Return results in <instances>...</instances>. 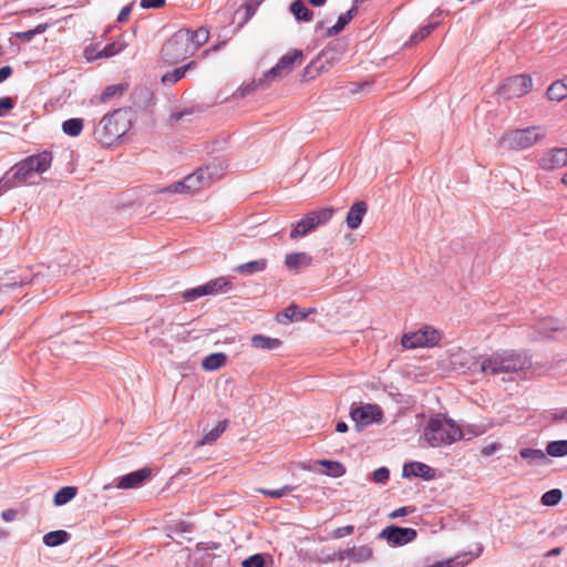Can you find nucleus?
Returning a JSON list of instances; mask_svg holds the SVG:
<instances>
[{
    "label": "nucleus",
    "mask_w": 567,
    "mask_h": 567,
    "mask_svg": "<svg viewBox=\"0 0 567 567\" xmlns=\"http://www.w3.org/2000/svg\"><path fill=\"white\" fill-rule=\"evenodd\" d=\"M251 344L256 349L275 350L281 346V341L277 338H270L264 334H255L251 337Z\"/></svg>",
    "instance_id": "nucleus-25"
},
{
    "label": "nucleus",
    "mask_w": 567,
    "mask_h": 567,
    "mask_svg": "<svg viewBox=\"0 0 567 567\" xmlns=\"http://www.w3.org/2000/svg\"><path fill=\"white\" fill-rule=\"evenodd\" d=\"M315 312V309H300L295 305L289 306L282 313V317L289 321H301L308 317V315Z\"/></svg>",
    "instance_id": "nucleus-32"
},
{
    "label": "nucleus",
    "mask_w": 567,
    "mask_h": 567,
    "mask_svg": "<svg viewBox=\"0 0 567 567\" xmlns=\"http://www.w3.org/2000/svg\"><path fill=\"white\" fill-rule=\"evenodd\" d=\"M409 513H411V509L409 507H400L395 511H393L389 516L390 518H399V517H403L405 515H408Z\"/></svg>",
    "instance_id": "nucleus-54"
},
{
    "label": "nucleus",
    "mask_w": 567,
    "mask_h": 567,
    "mask_svg": "<svg viewBox=\"0 0 567 567\" xmlns=\"http://www.w3.org/2000/svg\"><path fill=\"white\" fill-rule=\"evenodd\" d=\"M529 367V358L514 350L496 351L480 358V372L484 374L515 373Z\"/></svg>",
    "instance_id": "nucleus-2"
},
{
    "label": "nucleus",
    "mask_w": 567,
    "mask_h": 567,
    "mask_svg": "<svg viewBox=\"0 0 567 567\" xmlns=\"http://www.w3.org/2000/svg\"><path fill=\"white\" fill-rule=\"evenodd\" d=\"M312 264V257L307 252H291L286 255L285 266L292 271H299Z\"/></svg>",
    "instance_id": "nucleus-22"
},
{
    "label": "nucleus",
    "mask_w": 567,
    "mask_h": 567,
    "mask_svg": "<svg viewBox=\"0 0 567 567\" xmlns=\"http://www.w3.org/2000/svg\"><path fill=\"white\" fill-rule=\"evenodd\" d=\"M326 54L327 53H322L321 56H319L318 59L313 60L311 63H309L306 66V69L303 70V75H302V79L305 81L315 79L317 75H319L320 73L327 71L331 66V64L324 65L321 62L322 56H326Z\"/></svg>",
    "instance_id": "nucleus-27"
},
{
    "label": "nucleus",
    "mask_w": 567,
    "mask_h": 567,
    "mask_svg": "<svg viewBox=\"0 0 567 567\" xmlns=\"http://www.w3.org/2000/svg\"><path fill=\"white\" fill-rule=\"evenodd\" d=\"M357 8L352 7L346 13L341 14L336 24L327 29V37H333L341 32L344 27L353 19Z\"/></svg>",
    "instance_id": "nucleus-28"
},
{
    "label": "nucleus",
    "mask_w": 567,
    "mask_h": 567,
    "mask_svg": "<svg viewBox=\"0 0 567 567\" xmlns=\"http://www.w3.org/2000/svg\"><path fill=\"white\" fill-rule=\"evenodd\" d=\"M188 30L183 29L174 33V35L163 45L162 56L169 63H177L187 56L194 54V48L189 47Z\"/></svg>",
    "instance_id": "nucleus-7"
},
{
    "label": "nucleus",
    "mask_w": 567,
    "mask_h": 567,
    "mask_svg": "<svg viewBox=\"0 0 567 567\" xmlns=\"http://www.w3.org/2000/svg\"><path fill=\"white\" fill-rule=\"evenodd\" d=\"M372 557L373 550L368 545L353 546L338 553V559L340 561L350 560L352 563H363L372 559Z\"/></svg>",
    "instance_id": "nucleus-17"
},
{
    "label": "nucleus",
    "mask_w": 567,
    "mask_h": 567,
    "mask_svg": "<svg viewBox=\"0 0 567 567\" xmlns=\"http://www.w3.org/2000/svg\"><path fill=\"white\" fill-rule=\"evenodd\" d=\"M16 37L18 39L23 40V41H31L35 37V33H33V29H31V30H28V31L16 33Z\"/></svg>",
    "instance_id": "nucleus-55"
},
{
    "label": "nucleus",
    "mask_w": 567,
    "mask_h": 567,
    "mask_svg": "<svg viewBox=\"0 0 567 567\" xmlns=\"http://www.w3.org/2000/svg\"><path fill=\"white\" fill-rule=\"evenodd\" d=\"M533 86V80L527 74H518L506 79L499 86L498 93L505 99L526 95Z\"/></svg>",
    "instance_id": "nucleus-13"
},
{
    "label": "nucleus",
    "mask_w": 567,
    "mask_h": 567,
    "mask_svg": "<svg viewBox=\"0 0 567 567\" xmlns=\"http://www.w3.org/2000/svg\"><path fill=\"white\" fill-rule=\"evenodd\" d=\"M368 206L364 202L354 203L348 212L346 223L349 229L354 230L359 228L364 215L367 214Z\"/></svg>",
    "instance_id": "nucleus-21"
},
{
    "label": "nucleus",
    "mask_w": 567,
    "mask_h": 567,
    "mask_svg": "<svg viewBox=\"0 0 567 567\" xmlns=\"http://www.w3.org/2000/svg\"><path fill=\"white\" fill-rule=\"evenodd\" d=\"M354 530V526L353 525H347V526H343V527H338L336 528L332 533H331V537L332 538H336V539H339V538H343L348 535H351Z\"/></svg>",
    "instance_id": "nucleus-48"
},
{
    "label": "nucleus",
    "mask_w": 567,
    "mask_h": 567,
    "mask_svg": "<svg viewBox=\"0 0 567 567\" xmlns=\"http://www.w3.org/2000/svg\"><path fill=\"white\" fill-rule=\"evenodd\" d=\"M189 35V47L194 48V53L203 45L205 44L209 39V31L205 28H198L196 31L192 32L188 30Z\"/></svg>",
    "instance_id": "nucleus-33"
},
{
    "label": "nucleus",
    "mask_w": 567,
    "mask_h": 567,
    "mask_svg": "<svg viewBox=\"0 0 567 567\" xmlns=\"http://www.w3.org/2000/svg\"><path fill=\"white\" fill-rule=\"evenodd\" d=\"M13 107V103L10 97H1L0 99V115H3L6 111H9Z\"/></svg>",
    "instance_id": "nucleus-53"
},
{
    "label": "nucleus",
    "mask_w": 567,
    "mask_h": 567,
    "mask_svg": "<svg viewBox=\"0 0 567 567\" xmlns=\"http://www.w3.org/2000/svg\"><path fill=\"white\" fill-rule=\"evenodd\" d=\"M546 453L551 457H563L567 455V440L551 441L546 446Z\"/></svg>",
    "instance_id": "nucleus-39"
},
{
    "label": "nucleus",
    "mask_w": 567,
    "mask_h": 567,
    "mask_svg": "<svg viewBox=\"0 0 567 567\" xmlns=\"http://www.w3.org/2000/svg\"><path fill=\"white\" fill-rule=\"evenodd\" d=\"M561 183L567 186V172L563 175Z\"/></svg>",
    "instance_id": "nucleus-64"
},
{
    "label": "nucleus",
    "mask_w": 567,
    "mask_h": 567,
    "mask_svg": "<svg viewBox=\"0 0 567 567\" xmlns=\"http://www.w3.org/2000/svg\"><path fill=\"white\" fill-rule=\"evenodd\" d=\"M231 288V281L226 277H218L202 286L187 289L183 292V297L187 301H192L208 295H219Z\"/></svg>",
    "instance_id": "nucleus-12"
},
{
    "label": "nucleus",
    "mask_w": 567,
    "mask_h": 567,
    "mask_svg": "<svg viewBox=\"0 0 567 567\" xmlns=\"http://www.w3.org/2000/svg\"><path fill=\"white\" fill-rule=\"evenodd\" d=\"M547 96L550 101L560 102L567 96V85L563 81H556L547 90Z\"/></svg>",
    "instance_id": "nucleus-36"
},
{
    "label": "nucleus",
    "mask_w": 567,
    "mask_h": 567,
    "mask_svg": "<svg viewBox=\"0 0 567 567\" xmlns=\"http://www.w3.org/2000/svg\"><path fill=\"white\" fill-rule=\"evenodd\" d=\"M76 495V488L73 486H65L60 488L54 495V504L62 506L69 503Z\"/></svg>",
    "instance_id": "nucleus-41"
},
{
    "label": "nucleus",
    "mask_w": 567,
    "mask_h": 567,
    "mask_svg": "<svg viewBox=\"0 0 567 567\" xmlns=\"http://www.w3.org/2000/svg\"><path fill=\"white\" fill-rule=\"evenodd\" d=\"M563 498V492L558 488L550 489L543 494L540 503L544 506H555Z\"/></svg>",
    "instance_id": "nucleus-42"
},
{
    "label": "nucleus",
    "mask_w": 567,
    "mask_h": 567,
    "mask_svg": "<svg viewBox=\"0 0 567 567\" xmlns=\"http://www.w3.org/2000/svg\"><path fill=\"white\" fill-rule=\"evenodd\" d=\"M555 421H563L567 423V408L554 414Z\"/></svg>",
    "instance_id": "nucleus-59"
},
{
    "label": "nucleus",
    "mask_w": 567,
    "mask_h": 567,
    "mask_svg": "<svg viewBox=\"0 0 567 567\" xmlns=\"http://www.w3.org/2000/svg\"><path fill=\"white\" fill-rule=\"evenodd\" d=\"M450 364L454 370H463L472 373L477 370L480 371V359L463 349H456L451 352Z\"/></svg>",
    "instance_id": "nucleus-16"
},
{
    "label": "nucleus",
    "mask_w": 567,
    "mask_h": 567,
    "mask_svg": "<svg viewBox=\"0 0 567 567\" xmlns=\"http://www.w3.org/2000/svg\"><path fill=\"white\" fill-rule=\"evenodd\" d=\"M537 164L544 171H554L567 166V148L554 147L547 150L538 158Z\"/></svg>",
    "instance_id": "nucleus-15"
},
{
    "label": "nucleus",
    "mask_w": 567,
    "mask_h": 567,
    "mask_svg": "<svg viewBox=\"0 0 567 567\" xmlns=\"http://www.w3.org/2000/svg\"><path fill=\"white\" fill-rule=\"evenodd\" d=\"M69 539V534L65 530H54L47 533L43 536V543L48 547H55L59 546Z\"/></svg>",
    "instance_id": "nucleus-37"
},
{
    "label": "nucleus",
    "mask_w": 567,
    "mask_h": 567,
    "mask_svg": "<svg viewBox=\"0 0 567 567\" xmlns=\"http://www.w3.org/2000/svg\"><path fill=\"white\" fill-rule=\"evenodd\" d=\"M440 339V332L426 326L417 331L404 333L401 339V344L405 349L426 348L437 344Z\"/></svg>",
    "instance_id": "nucleus-11"
},
{
    "label": "nucleus",
    "mask_w": 567,
    "mask_h": 567,
    "mask_svg": "<svg viewBox=\"0 0 567 567\" xmlns=\"http://www.w3.org/2000/svg\"><path fill=\"white\" fill-rule=\"evenodd\" d=\"M267 260L261 258L238 265L234 268V271L239 275L251 276L254 274L264 271L267 268Z\"/></svg>",
    "instance_id": "nucleus-23"
},
{
    "label": "nucleus",
    "mask_w": 567,
    "mask_h": 567,
    "mask_svg": "<svg viewBox=\"0 0 567 567\" xmlns=\"http://www.w3.org/2000/svg\"><path fill=\"white\" fill-rule=\"evenodd\" d=\"M303 60V52L298 49H293L282 55L277 64L268 70L262 78L255 80L252 85L255 87L268 86L271 82L282 79L292 72L296 64L300 65Z\"/></svg>",
    "instance_id": "nucleus-6"
},
{
    "label": "nucleus",
    "mask_w": 567,
    "mask_h": 567,
    "mask_svg": "<svg viewBox=\"0 0 567 567\" xmlns=\"http://www.w3.org/2000/svg\"><path fill=\"white\" fill-rule=\"evenodd\" d=\"M289 11L297 21L310 22L313 19V12L302 0H295L290 3Z\"/></svg>",
    "instance_id": "nucleus-24"
},
{
    "label": "nucleus",
    "mask_w": 567,
    "mask_h": 567,
    "mask_svg": "<svg viewBox=\"0 0 567 567\" xmlns=\"http://www.w3.org/2000/svg\"><path fill=\"white\" fill-rule=\"evenodd\" d=\"M519 456L527 460L530 465L539 464L546 460V453L537 449H523L519 451Z\"/></svg>",
    "instance_id": "nucleus-38"
},
{
    "label": "nucleus",
    "mask_w": 567,
    "mask_h": 567,
    "mask_svg": "<svg viewBox=\"0 0 567 567\" xmlns=\"http://www.w3.org/2000/svg\"><path fill=\"white\" fill-rule=\"evenodd\" d=\"M463 437L462 429L443 414L432 416L423 431V439L431 447L449 446Z\"/></svg>",
    "instance_id": "nucleus-4"
},
{
    "label": "nucleus",
    "mask_w": 567,
    "mask_h": 567,
    "mask_svg": "<svg viewBox=\"0 0 567 567\" xmlns=\"http://www.w3.org/2000/svg\"><path fill=\"white\" fill-rule=\"evenodd\" d=\"M151 476V470L147 467L128 473L120 477L116 486L122 489L136 488Z\"/></svg>",
    "instance_id": "nucleus-20"
},
{
    "label": "nucleus",
    "mask_w": 567,
    "mask_h": 567,
    "mask_svg": "<svg viewBox=\"0 0 567 567\" xmlns=\"http://www.w3.org/2000/svg\"><path fill=\"white\" fill-rule=\"evenodd\" d=\"M165 4V0H141V7L144 9H158Z\"/></svg>",
    "instance_id": "nucleus-52"
},
{
    "label": "nucleus",
    "mask_w": 567,
    "mask_h": 567,
    "mask_svg": "<svg viewBox=\"0 0 567 567\" xmlns=\"http://www.w3.org/2000/svg\"><path fill=\"white\" fill-rule=\"evenodd\" d=\"M241 567H265V559L261 555L249 556L241 563Z\"/></svg>",
    "instance_id": "nucleus-46"
},
{
    "label": "nucleus",
    "mask_w": 567,
    "mask_h": 567,
    "mask_svg": "<svg viewBox=\"0 0 567 567\" xmlns=\"http://www.w3.org/2000/svg\"><path fill=\"white\" fill-rule=\"evenodd\" d=\"M131 128V112L117 109L105 114L95 125L94 138L104 146L117 142Z\"/></svg>",
    "instance_id": "nucleus-3"
},
{
    "label": "nucleus",
    "mask_w": 567,
    "mask_h": 567,
    "mask_svg": "<svg viewBox=\"0 0 567 567\" xmlns=\"http://www.w3.org/2000/svg\"><path fill=\"white\" fill-rule=\"evenodd\" d=\"M310 4L313 7H322L326 4L327 0H308Z\"/></svg>",
    "instance_id": "nucleus-63"
},
{
    "label": "nucleus",
    "mask_w": 567,
    "mask_h": 567,
    "mask_svg": "<svg viewBox=\"0 0 567 567\" xmlns=\"http://www.w3.org/2000/svg\"><path fill=\"white\" fill-rule=\"evenodd\" d=\"M83 127H84V121L79 117L69 118L62 123L63 133L71 137L79 136L81 134Z\"/></svg>",
    "instance_id": "nucleus-31"
},
{
    "label": "nucleus",
    "mask_w": 567,
    "mask_h": 567,
    "mask_svg": "<svg viewBox=\"0 0 567 567\" xmlns=\"http://www.w3.org/2000/svg\"><path fill=\"white\" fill-rule=\"evenodd\" d=\"M563 330V326L553 318H545L537 322L534 328V339L544 340L554 338L556 332Z\"/></svg>",
    "instance_id": "nucleus-18"
},
{
    "label": "nucleus",
    "mask_w": 567,
    "mask_h": 567,
    "mask_svg": "<svg viewBox=\"0 0 567 567\" xmlns=\"http://www.w3.org/2000/svg\"><path fill=\"white\" fill-rule=\"evenodd\" d=\"M12 73V69L10 66L0 68V83L7 80Z\"/></svg>",
    "instance_id": "nucleus-58"
},
{
    "label": "nucleus",
    "mask_w": 567,
    "mask_h": 567,
    "mask_svg": "<svg viewBox=\"0 0 567 567\" xmlns=\"http://www.w3.org/2000/svg\"><path fill=\"white\" fill-rule=\"evenodd\" d=\"M402 475L405 478L421 477L426 481L434 478L435 471L421 462H410L403 466Z\"/></svg>",
    "instance_id": "nucleus-19"
},
{
    "label": "nucleus",
    "mask_w": 567,
    "mask_h": 567,
    "mask_svg": "<svg viewBox=\"0 0 567 567\" xmlns=\"http://www.w3.org/2000/svg\"><path fill=\"white\" fill-rule=\"evenodd\" d=\"M416 536L417 533L414 528L399 527L394 525L386 526L379 534L380 539L388 542V544L393 547L406 545L413 542Z\"/></svg>",
    "instance_id": "nucleus-14"
},
{
    "label": "nucleus",
    "mask_w": 567,
    "mask_h": 567,
    "mask_svg": "<svg viewBox=\"0 0 567 567\" xmlns=\"http://www.w3.org/2000/svg\"><path fill=\"white\" fill-rule=\"evenodd\" d=\"M126 89L127 85L123 83L109 85L102 92L100 100L102 103H106L115 96H121Z\"/></svg>",
    "instance_id": "nucleus-40"
},
{
    "label": "nucleus",
    "mask_w": 567,
    "mask_h": 567,
    "mask_svg": "<svg viewBox=\"0 0 567 567\" xmlns=\"http://www.w3.org/2000/svg\"><path fill=\"white\" fill-rule=\"evenodd\" d=\"M227 422L220 421L214 429L204 434L203 439L198 442V445H209L216 442L220 435L226 431Z\"/></svg>",
    "instance_id": "nucleus-30"
},
{
    "label": "nucleus",
    "mask_w": 567,
    "mask_h": 567,
    "mask_svg": "<svg viewBox=\"0 0 567 567\" xmlns=\"http://www.w3.org/2000/svg\"><path fill=\"white\" fill-rule=\"evenodd\" d=\"M293 489H295L293 486L285 485L281 488H277V489L258 488L257 492L265 496L271 497V498H280V497L287 495L288 493L292 492Z\"/></svg>",
    "instance_id": "nucleus-43"
},
{
    "label": "nucleus",
    "mask_w": 567,
    "mask_h": 567,
    "mask_svg": "<svg viewBox=\"0 0 567 567\" xmlns=\"http://www.w3.org/2000/svg\"><path fill=\"white\" fill-rule=\"evenodd\" d=\"M131 13V7L130 6H125L121 9L120 13H118V17H117V21L118 22H124L127 20L128 16Z\"/></svg>",
    "instance_id": "nucleus-56"
},
{
    "label": "nucleus",
    "mask_w": 567,
    "mask_h": 567,
    "mask_svg": "<svg viewBox=\"0 0 567 567\" xmlns=\"http://www.w3.org/2000/svg\"><path fill=\"white\" fill-rule=\"evenodd\" d=\"M49 28V23H40L38 24L34 29H33V33L37 34H41L43 32H45Z\"/></svg>",
    "instance_id": "nucleus-60"
},
{
    "label": "nucleus",
    "mask_w": 567,
    "mask_h": 567,
    "mask_svg": "<svg viewBox=\"0 0 567 567\" xmlns=\"http://www.w3.org/2000/svg\"><path fill=\"white\" fill-rule=\"evenodd\" d=\"M262 0H251L248 4H247V10L250 11V10H256V8L259 6V3L261 2Z\"/></svg>",
    "instance_id": "nucleus-62"
},
{
    "label": "nucleus",
    "mask_w": 567,
    "mask_h": 567,
    "mask_svg": "<svg viewBox=\"0 0 567 567\" xmlns=\"http://www.w3.org/2000/svg\"><path fill=\"white\" fill-rule=\"evenodd\" d=\"M333 212V208L326 207L307 214L293 227V229L290 233V237L292 239H296L313 231L320 225H324L326 223H328L331 219Z\"/></svg>",
    "instance_id": "nucleus-9"
},
{
    "label": "nucleus",
    "mask_w": 567,
    "mask_h": 567,
    "mask_svg": "<svg viewBox=\"0 0 567 567\" xmlns=\"http://www.w3.org/2000/svg\"><path fill=\"white\" fill-rule=\"evenodd\" d=\"M221 171L220 165L210 164L189 174L182 181L185 194H193L209 187L221 177Z\"/></svg>",
    "instance_id": "nucleus-8"
},
{
    "label": "nucleus",
    "mask_w": 567,
    "mask_h": 567,
    "mask_svg": "<svg viewBox=\"0 0 567 567\" xmlns=\"http://www.w3.org/2000/svg\"><path fill=\"white\" fill-rule=\"evenodd\" d=\"M161 193H174V194H185L183 182H176L167 187H164L159 190Z\"/></svg>",
    "instance_id": "nucleus-51"
},
{
    "label": "nucleus",
    "mask_w": 567,
    "mask_h": 567,
    "mask_svg": "<svg viewBox=\"0 0 567 567\" xmlns=\"http://www.w3.org/2000/svg\"><path fill=\"white\" fill-rule=\"evenodd\" d=\"M336 431L338 433H346L348 431V425L346 422L341 421L337 423Z\"/></svg>",
    "instance_id": "nucleus-61"
},
{
    "label": "nucleus",
    "mask_w": 567,
    "mask_h": 567,
    "mask_svg": "<svg viewBox=\"0 0 567 567\" xmlns=\"http://www.w3.org/2000/svg\"><path fill=\"white\" fill-rule=\"evenodd\" d=\"M227 357L223 352L212 353L202 361V368L206 371H216L225 365Z\"/></svg>",
    "instance_id": "nucleus-26"
},
{
    "label": "nucleus",
    "mask_w": 567,
    "mask_h": 567,
    "mask_svg": "<svg viewBox=\"0 0 567 567\" xmlns=\"http://www.w3.org/2000/svg\"><path fill=\"white\" fill-rule=\"evenodd\" d=\"M502 449L501 443L494 442L482 447L481 453L484 456H491Z\"/></svg>",
    "instance_id": "nucleus-50"
},
{
    "label": "nucleus",
    "mask_w": 567,
    "mask_h": 567,
    "mask_svg": "<svg viewBox=\"0 0 567 567\" xmlns=\"http://www.w3.org/2000/svg\"><path fill=\"white\" fill-rule=\"evenodd\" d=\"M389 474L386 467H379L373 472V480L377 483L384 484L389 480Z\"/></svg>",
    "instance_id": "nucleus-49"
},
{
    "label": "nucleus",
    "mask_w": 567,
    "mask_h": 567,
    "mask_svg": "<svg viewBox=\"0 0 567 567\" xmlns=\"http://www.w3.org/2000/svg\"><path fill=\"white\" fill-rule=\"evenodd\" d=\"M84 58L86 61L103 59L102 50H99L96 45H90L84 50Z\"/></svg>",
    "instance_id": "nucleus-47"
},
{
    "label": "nucleus",
    "mask_w": 567,
    "mask_h": 567,
    "mask_svg": "<svg viewBox=\"0 0 567 567\" xmlns=\"http://www.w3.org/2000/svg\"><path fill=\"white\" fill-rule=\"evenodd\" d=\"M382 410L377 404H352L350 409V417L354 422L358 431L382 421Z\"/></svg>",
    "instance_id": "nucleus-10"
},
{
    "label": "nucleus",
    "mask_w": 567,
    "mask_h": 567,
    "mask_svg": "<svg viewBox=\"0 0 567 567\" xmlns=\"http://www.w3.org/2000/svg\"><path fill=\"white\" fill-rule=\"evenodd\" d=\"M545 136L546 130L544 127L528 126L503 133L497 143L504 150L524 151L543 141Z\"/></svg>",
    "instance_id": "nucleus-5"
},
{
    "label": "nucleus",
    "mask_w": 567,
    "mask_h": 567,
    "mask_svg": "<svg viewBox=\"0 0 567 567\" xmlns=\"http://www.w3.org/2000/svg\"><path fill=\"white\" fill-rule=\"evenodd\" d=\"M437 23H429L426 25L421 27L415 33L412 34L410 42L417 43L419 41L425 39L431 34V32L436 28Z\"/></svg>",
    "instance_id": "nucleus-44"
},
{
    "label": "nucleus",
    "mask_w": 567,
    "mask_h": 567,
    "mask_svg": "<svg viewBox=\"0 0 567 567\" xmlns=\"http://www.w3.org/2000/svg\"><path fill=\"white\" fill-rule=\"evenodd\" d=\"M126 47H127V43L125 42L124 38L118 37L115 41L105 45L102 49L103 59L112 58L114 55L120 54L121 52H123L126 49Z\"/></svg>",
    "instance_id": "nucleus-35"
},
{
    "label": "nucleus",
    "mask_w": 567,
    "mask_h": 567,
    "mask_svg": "<svg viewBox=\"0 0 567 567\" xmlns=\"http://www.w3.org/2000/svg\"><path fill=\"white\" fill-rule=\"evenodd\" d=\"M486 426L484 425H467L466 427L462 429L463 433H464V437L463 439H472V437H475V436H480L482 434H484L486 432Z\"/></svg>",
    "instance_id": "nucleus-45"
},
{
    "label": "nucleus",
    "mask_w": 567,
    "mask_h": 567,
    "mask_svg": "<svg viewBox=\"0 0 567 567\" xmlns=\"http://www.w3.org/2000/svg\"><path fill=\"white\" fill-rule=\"evenodd\" d=\"M17 512L14 509H6L2 512L1 517L6 522H12L16 519Z\"/></svg>",
    "instance_id": "nucleus-57"
},
{
    "label": "nucleus",
    "mask_w": 567,
    "mask_h": 567,
    "mask_svg": "<svg viewBox=\"0 0 567 567\" xmlns=\"http://www.w3.org/2000/svg\"><path fill=\"white\" fill-rule=\"evenodd\" d=\"M51 163L52 156L49 152L31 155L17 163L10 172L0 178V196L13 187L33 183L35 176L50 168Z\"/></svg>",
    "instance_id": "nucleus-1"
},
{
    "label": "nucleus",
    "mask_w": 567,
    "mask_h": 567,
    "mask_svg": "<svg viewBox=\"0 0 567 567\" xmlns=\"http://www.w3.org/2000/svg\"><path fill=\"white\" fill-rule=\"evenodd\" d=\"M195 65L196 63L192 61L183 68H177L172 72H167L162 76V82L166 85L174 84L185 75L187 70L194 68Z\"/></svg>",
    "instance_id": "nucleus-34"
},
{
    "label": "nucleus",
    "mask_w": 567,
    "mask_h": 567,
    "mask_svg": "<svg viewBox=\"0 0 567 567\" xmlns=\"http://www.w3.org/2000/svg\"><path fill=\"white\" fill-rule=\"evenodd\" d=\"M317 464L324 467L321 473L331 477H340L346 473L344 466L337 461L320 460L317 462Z\"/></svg>",
    "instance_id": "nucleus-29"
}]
</instances>
